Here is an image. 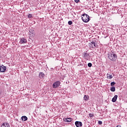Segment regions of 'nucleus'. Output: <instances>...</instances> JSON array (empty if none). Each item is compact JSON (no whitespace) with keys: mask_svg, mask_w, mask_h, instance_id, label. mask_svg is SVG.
<instances>
[{"mask_svg":"<svg viewBox=\"0 0 127 127\" xmlns=\"http://www.w3.org/2000/svg\"><path fill=\"white\" fill-rule=\"evenodd\" d=\"M108 58L111 61H116L118 59V56L113 52L108 54Z\"/></svg>","mask_w":127,"mask_h":127,"instance_id":"1","label":"nucleus"},{"mask_svg":"<svg viewBox=\"0 0 127 127\" xmlns=\"http://www.w3.org/2000/svg\"><path fill=\"white\" fill-rule=\"evenodd\" d=\"M81 19L83 22H89L90 21V17L89 15L83 14L81 15Z\"/></svg>","mask_w":127,"mask_h":127,"instance_id":"2","label":"nucleus"},{"mask_svg":"<svg viewBox=\"0 0 127 127\" xmlns=\"http://www.w3.org/2000/svg\"><path fill=\"white\" fill-rule=\"evenodd\" d=\"M60 84H61V82L59 81H56L53 84V88H54V89H56V88H58V87L60 86Z\"/></svg>","mask_w":127,"mask_h":127,"instance_id":"3","label":"nucleus"},{"mask_svg":"<svg viewBox=\"0 0 127 127\" xmlns=\"http://www.w3.org/2000/svg\"><path fill=\"white\" fill-rule=\"evenodd\" d=\"M89 46L91 48H96V47H98V45L96 43V42H91L89 44Z\"/></svg>","mask_w":127,"mask_h":127,"instance_id":"4","label":"nucleus"},{"mask_svg":"<svg viewBox=\"0 0 127 127\" xmlns=\"http://www.w3.org/2000/svg\"><path fill=\"white\" fill-rule=\"evenodd\" d=\"M5 70H6V66L3 65H0V72H5Z\"/></svg>","mask_w":127,"mask_h":127,"instance_id":"5","label":"nucleus"},{"mask_svg":"<svg viewBox=\"0 0 127 127\" xmlns=\"http://www.w3.org/2000/svg\"><path fill=\"white\" fill-rule=\"evenodd\" d=\"M75 125L76 127H82V126H83L82 122H79V121H76L75 122Z\"/></svg>","mask_w":127,"mask_h":127,"instance_id":"6","label":"nucleus"},{"mask_svg":"<svg viewBox=\"0 0 127 127\" xmlns=\"http://www.w3.org/2000/svg\"><path fill=\"white\" fill-rule=\"evenodd\" d=\"M26 42H27V40L24 38H21L19 41L20 44H23V43H26Z\"/></svg>","mask_w":127,"mask_h":127,"instance_id":"7","label":"nucleus"},{"mask_svg":"<svg viewBox=\"0 0 127 127\" xmlns=\"http://www.w3.org/2000/svg\"><path fill=\"white\" fill-rule=\"evenodd\" d=\"M84 58L85 59H86V60H90V56H89V54L87 53V52L84 53Z\"/></svg>","mask_w":127,"mask_h":127,"instance_id":"8","label":"nucleus"},{"mask_svg":"<svg viewBox=\"0 0 127 127\" xmlns=\"http://www.w3.org/2000/svg\"><path fill=\"white\" fill-rule=\"evenodd\" d=\"M63 120L65 123H70V122L73 121V119H72V118H64Z\"/></svg>","mask_w":127,"mask_h":127,"instance_id":"9","label":"nucleus"},{"mask_svg":"<svg viewBox=\"0 0 127 127\" xmlns=\"http://www.w3.org/2000/svg\"><path fill=\"white\" fill-rule=\"evenodd\" d=\"M118 99V95H115L114 97L112 98V101L113 103H116L117 102V100Z\"/></svg>","mask_w":127,"mask_h":127,"instance_id":"10","label":"nucleus"},{"mask_svg":"<svg viewBox=\"0 0 127 127\" xmlns=\"http://www.w3.org/2000/svg\"><path fill=\"white\" fill-rule=\"evenodd\" d=\"M1 127H10L9 124H8V123H3L2 125L1 126Z\"/></svg>","mask_w":127,"mask_h":127,"instance_id":"11","label":"nucleus"},{"mask_svg":"<svg viewBox=\"0 0 127 127\" xmlns=\"http://www.w3.org/2000/svg\"><path fill=\"white\" fill-rule=\"evenodd\" d=\"M45 76V74H44V73L43 72H39V78H44V77Z\"/></svg>","mask_w":127,"mask_h":127,"instance_id":"12","label":"nucleus"},{"mask_svg":"<svg viewBox=\"0 0 127 127\" xmlns=\"http://www.w3.org/2000/svg\"><path fill=\"white\" fill-rule=\"evenodd\" d=\"M21 119L22 122H25L28 120V118L26 116H22Z\"/></svg>","mask_w":127,"mask_h":127,"instance_id":"13","label":"nucleus"},{"mask_svg":"<svg viewBox=\"0 0 127 127\" xmlns=\"http://www.w3.org/2000/svg\"><path fill=\"white\" fill-rule=\"evenodd\" d=\"M107 79H113V76L111 74H107Z\"/></svg>","mask_w":127,"mask_h":127,"instance_id":"14","label":"nucleus"},{"mask_svg":"<svg viewBox=\"0 0 127 127\" xmlns=\"http://www.w3.org/2000/svg\"><path fill=\"white\" fill-rule=\"evenodd\" d=\"M83 99L85 101H88V100H89V96L84 95Z\"/></svg>","mask_w":127,"mask_h":127,"instance_id":"15","label":"nucleus"},{"mask_svg":"<svg viewBox=\"0 0 127 127\" xmlns=\"http://www.w3.org/2000/svg\"><path fill=\"white\" fill-rule=\"evenodd\" d=\"M110 90L111 92H115L116 91V87L115 86H113L110 88Z\"/></svg>","mask_w":127,"mask_h":127,"instance_id":"16","label":"nucleus"},{"mask_svg":"<svg viewBox=\"0 0 127 127\" xmlns=\"http://www.w3.org/2000/svg\"><path fill=\"white\" fill-rule=\"evenodd\" d=\"M68 24L69 25H72V24H73V22L72 21H68Z\"/></svg>","mask_w":127,"mask_h":127,"instance_id":"17","label":"nucleus"},{"mask_svg":"<svg viewBox=\"0 0 127 127\" xmlns=\"http://www.w3.org/2000/svg\"><path fill=\"white\" fill-rule=\"evenodd\" d=\"M115 84H116V82H112L111 83V86H115Z\"/></svg>","mask_w":127,"mask_h":127,"instance_id":"18","label":"nucleus"},{"mask_svg":"<svg viewBox=\"0 0 127 127\" xmlns=\"http://www.w3.org/2000/svg\"><path fill=\"white\" fill-rule=\"evenodd\" d=\"M28 17L29 18H31L32 17V15L31 14H29L28 15Z\"/></svg>","mask_w":127,"mask_h":127,"instance_id":"19","label":"nucleus"},{"mask_svg":"<svg viewBox=\"0 0 127 127\" xmlns=\"http://www.w3.org/2000/svg\"><path fill=\"white\" fill-rule=\"evenodd\" d=\"M90 118H93L94 117V114H89V115Z\"/></svg>","mask_w":127,"mask_h":127,"instance_id":"20","label":"nucleus"},{"mask_svg":"<svg viewBox=\"0 0 127 127\" xmlns=\"http://www.w3.org/2000/svg\"><path fill=\"white\" fill-rule=\"evenodd\" d=\"M87 65L88 67H91L92 66V63H89L88 64H87Z\"/></svg>","mask_w":127,"mask_h":127,"instance_id":"21","label":"nucleus"},{"mask_svg":"<svg viewBox=\"0 0 127 127\" xmlns=\"http://www.w3.org/2000/svg\"><path fill=\"white\" fill-rule=\"evenodd\" d=\"M29 32H30V33H32V34H33V33H34V31H33L32 30H30Z\"/></svg>","mask_w":127,"mask_h":127,"instance_id":"22","label":"nucleus"},{"mask_svg":"<svg viewBox=\"0 0 127 127\" xmlns=\"http://www.w3.org/2000/svg\"><path fill=\"white\" fill-rule=\"evenodd\" d=\"M98 124L99 125H102L103 124V122L102 121H98Z\"/></svg>","mask_w":127,"mask_h":127,"instance_id":"23","label":"nucleus"},{"mask_svg":"<svg viewBox=\"0 0 127 127\" xmlns=\"http://www.w3.org/2000/svg\"><path fill=\"white\" fill-rule=\"evenodd\" d=\"M79 0H74L75 2H79Z\"/></svg>","mask_w":127,"mask_h":127,"instance_id":"24","label":"nucleus"}]
</instances>
